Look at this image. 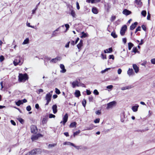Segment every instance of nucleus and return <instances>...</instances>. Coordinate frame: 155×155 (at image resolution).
<instances>
[{
	"label": "nucleus",
	"instance_id": "nucleus-1",
	"mask_svg": "<svg viewBox=\"0 0 155 155\" xmlns=\"http://www.w3.org/2000/svg\"><path fill=\"white\" fill-rule=\"evenodd\" d=\"M41 149L40 148H36L34 149L25 155H38L41 154Z\"/></svg>",
	"mask_w": 155,
	"mask_h": 155
},
{
	"label": "nucleus",
	"instance_id": "nucleus-2",
	"mask_svg": "<svg viewBox=\"0 0 155 155\" xmlns=\"http://www.w3.org/2000/svg\"><path fill=\"white\" fill-rule=\"evenodd\" d=\"M28 76L26 73L19 74L18 80L20 82H25L28 79Z\"/></svg>",
	"mask_w": 155,
	"mask_h": 155
},
{
	"label": "nucleus",
	"instance_id": "nucleus-3",
	"mask_svg": "<svg viewBox=\"0 0 155 155\" xmlns=\"http://www.w3.org/2000/svg\"><path fill=\"white\" fill-rule=\"evenodd\" d=\"M21 57L19 56L16 57L13 62V63L15 66L18 65H21L23 63V61L21 62L20 60Z\"/></svg>",
	"mask_w": 155,
	"mask_h": 155
},
{
	"label": "nucleus",
	"instance_id": "nucleus-4",
	"mask_svg": "<svg viewBox=\"0 0 155 155\" xmlns=\"http://www.w3.org/2000/svg\"><path fill=\"white\" fill-rule=\"evenodd\" d=\"M64 25H63L58 28L56 29L55 31H54L52 33V37H54L55 36H56L57 35V33L56 32V31H61V32H63V30L64 29Z\"/></svg>",
	"mask_w": 155,
	"mask_h": 155
},
{
	"label": "nucleus",
	"instance_id": "nucleus-5",
	"mask_svg": "<svg viewBox=\"0 0 155 155\" xmlns=\"http://www.w3.org/2000/svg\"><path fill=\"white\" fill-rule=\"evenodd\" d=\"M127 29V26L126 25H124L122 27L120 31V34L121 36H123L124 35Z\"/></svg>",
	"mask_w": 155,
	"mask_h": 155
},
{
	"label": "nucleus",
	"instance_id": "nucleus-6",
	"mask_svg": "<svg viewBox=\"0 0 155 155\" xmlns=\"http://www.w3.org/2000/svg\"><path fill=\"white\" fill-rule=\"evenodd\" d=\"M38 131L37 127L34 125H32L31 126V131L32 133L36 134Z\"/></svg>",
	"mask_w": 155,
	"mask_h": 155
},
{
	"label": "nucleus",
	"instance_id": "nucleus-7",
	"mask_svg": "<svg viewBox=\"0 0 155 155\" xmlns=\"http://www.w3.org/2000/svg\"><path fill=\"white\" fill-rule=\"evenodd\" d=\"M68 118V114L66 113L64 116L63 117V121H62L60 123H63L64 125L67 122Z\"/></svg>",
	"mask_w": 155,
	"mask_h": 155
},
{
	"label": "nucleus",
	"instance_id": "nucleus-8",
	"mask_svg": "<svg viewBox=\"0 0 155 155\" xmlns=\"http://www.w3.org/2000/svg\"><path fill=\"white\" fill-rule=\"evenodd\" d=\"M115 103L116 102L115 101H113L108 103L107 104L106 109H108L112 108Z\"/></svg>",
	"mask_w": 155,
	"mask_h": 155
},
{
	"label": "nucleus",
	"instance_id": "nucleus-9",
	"mask_svg": "<svg viewBox=\"0 0 155 155\" xmlns=\"http://www.w3.org/2000/svg\"><path fill=\"white\" fill-rule=\"evenodd\" d=\"M120 117H121V121L122 122H124L125 121L127 120V117H126L125 115V113L124 112H123L120 115Z\"/></svg>",
	"mask_w": 155,
	"mask_h": 155
},
{
	"label": "nucleus",
	"instance_id": "nucleus-10",
	"mask_svg": "<svg viewBox=\"0 0 155 155\" xmlns=\"http://www.w3.org/2000/svg\"><path fill=\"white\" fill-rule=\"evenodd\" d=\"M62 59V58L60 56H58L55 58L52 59L50 61L51 63H56L58 61H60Z\"/></svg>",
	"mask_w": 155,
	"mask_h": 155
},
{
	"label": "nucleus",
	"instance_id": "nucleus-11",
	"mask_svg": "<svg viewBox=\"0 0 155 155\" xmlns=\"http://www.w3.org/2000/svg\"><path fill=\"white\" fill-rule=\"evenodd\" d=\"M79 81H78L77 80H76L71 83L73 88H74L76 86L79 87V81H80V79H79Z\"/></svg>",
	"mask_w": 155,
	"mask_h": 155
},
{
	"label": "nucleus",
	"instance_id": "nucleus-12",
	"mask_svg": "<svg viewBox=\"0 0 155 155\" xmlns=\"http://www.w3.org/2000/svg\"><path fill=\"white\" fill-rule=\"evenodd\" d=\"M52 94L50 93H48L46 95L45 100L46 101H50L51 100Z\"/></svg>",
	"mask_w": 155,
	"mask_h": 155
},
{
	"label": "nucleus",
	"instance_id": "nucleus-13",
	"mask_svg": "<svg viewBox=\"0 0 155 155\" xmlns=\"http://www.w3.org/2000/svg\"><path fill=\"white\" fill-rule=\"evenodd\" d=\"M127 73L129 76L132 75H134L135 74L132 68H129V70L127 71Z\"/></svg>",
	"mask_w": 155,
	"mask_h": 155
},
{
	"label": "nucleus",
	"instance_id": "nucleus-14",
	"mask_svg": "<svg viewBox=\"0 0 155 155\" xmlns=\"http://www.w3.org/2000/svg\"><path fill=\"white\" fill-rule=\"evenodd\" d=\"M131 11L127 10V9H124L123 11V14L126 15H128L131 14Z\"/></svg>",
	"mask_w": 155,
	"mask_h": 155
},
{
	"label": "nucleus",
	"instance_id": "nucleus-15",
	"mask_svg": "<svg viewBox=\"0 0 155 155\" xmlns=\"http://www.w3.org/2000/svg\"><path fill=\"white\" fill-rule=\"evenodd\" d=\"M133 67L136 73H137L139 71V68L136 64H134L133 65Z\"/></svg>",
	"mask_w": 155,
	"mask_h": 155
},
{
	"label": "nucleus",
	"instance_id": "nucleus-16",
	"mask_svg": "<svg viewBox=\"0 0 155 155\" xmlns=\"http://www.w3.org/2000/svg\"><path fill=\"white\" fill-rule=\"evenodd\" d=\"M95 127V126L92 124H91L88 127H86L84 130H90L93 129Z\"/></svg>",
	"mask_w": 155,
	"mask_h": 155
},
{
	"label": "nucleus",
	"instance_id": "nucleus-17",
	"mask_svg": "<svg viewBox=\"0 0 155 155\" xmlns=\"http://www.w3.org/2000/svg\"><path fill=\"white\" fill-rule=\"evenodd\" d=\"M139 107V106L138 104H136L135 105L132 106V110L134 112H137L138 110Z\"/></svg>",
	"mask_w": 155,
	"mask_h": 155
},
{
	"label": "nucleus",
	"instance_id": "nucleus-18",
	"mask_svg": "<svg viewBox=\"0 0 155 155\" xmlns=\"http://www.w3.org/2000/svg\"><path fill=\"white\" fill-rule=\"evenodd\" d=\"M137 22H136L132 24V25L130 27V30H134L136 27L137 25Z\"/></svg>",
	"mask_w": 155,
	"mask_h": 155
},
{
	"label": "nucleus",
	"instance_id": "nucleus-19",
	"mask_svg": "<svg viewBox=\"0 0 155 155\" xmlns=\"http://www.w3.org/2000/svg\"><path fill=\"white\" fill-rule=\"evenodd\" d=\"M60 67L62 69L60 71L61 72L64 73L66 72V70L65 69L64 65L63 64H61L60 65Z\"/></svg>",
	"mask_w": 155,
	"mask_h": 155
},
{
	"label": "nucleus",
	"instance_id": "nucleus-20",
	"mask_svg": "<svg viewBox=\"0 0 155 155\" xmlns=\"http://www.w3.org/2000/svg\"><path fill=\"white\" fill-rule=\"evenodd\" d=\"M133 87L132 85H130L125 87H123L121 88V89L122 90H124L127 89H129Z\"/></svg>",
	"mask_w": 155,
	"mask_h": 155
},
{
	"label": "nucleus",
	"instance_id": "nucleus-21",
	"mask_svg": "<svg viewBox=\"0 0 155 155\" xmlns=\"http://www.w3.org/2000/svg\"><path fill=\"white\" fill-rule=\"evenodd\" d=\"M57 106L56 104L53 105L52 107L53 113L54 114H55L57 112Z\"/></svg>",
	"mask_w": 155,
	"mask_h": 155
},
{
	"label": "nucleus",
	"instance_id": "nucleus-22",
	"mask_svg": "<svg viewBox=\"0 0 155 155\" xmlns=\"http://www.w3.org/2000/svg\"><path fill=\"white\" fill-rule=\"evenodd\" d=\"M104 7L105 9L107 12H108L109 9L110 8V6L108 3H105L104 4Z\"/></svg>",
	"mask_w": 155,
	"mask_h": 155
},
{
	"label": "nucleus",
	"instance_id": "nucleus-23",
	"mask_svg": "<svg viewBox=\"0 0 155 155\" xmlns=\"http://www.w3.org/2000/svg\"><path fill=\"white\" fill-rule=\"evenodd\" d=\"M101 0H86V2L88 3L91 2L92 3L99 2Z\"/></svg>",
	"mask_w": 155,
	"mask_h": 155
},
{
	"label": "nucleus",
	"instance_id": "nucleus-24",
	"mask_svg": "<svg viewBox=\"0 0 155 155\" xmlns=\"http://www.w3.org/2000/svg\"><path fill=\"white\" fill-rule=\"evenodd\" d=\"M92 11L93 13L95 14H97L98 12L97 8L95 7H94L92 8Z\"/></svg>",
	"mask_w": 155,
	"mask_h": 155
},
{
	"label": "nucleus",
	"instance_id": "nucleus-25",
	"mask_svg": "<svg viewBox=\"0 0 155 155\" xmlns=\"http://www.w3.org/2000/svg\"><path fill=\"white\" fill-rule=\"evenodd\" d=\"M75 96L76 97H78L81 95L80 92L79 90H76L74 93Z\"/></svg>",
	"mask_w": 155,
	"mask_h": 155
},
{
	"label": "nucleus",
	"instance_id": "nucleus-26",
	"mask_svg": "<svg viewBox=\"0 0 155 155\" xmlns=\"http://www.w3.org/2000/svg\"><path fill=\"white\" fill-rule=\"evenodd\" d=\"M38 136L37 134L36 135L32 136L31 139L32 140H34L38 139Z\"/></svg>",
	"mask_w": 155,
	"mask_h": 155
},
{
	"label": "nucleus",
	"instance_id": "nucleus-27",
	"mask_svg": "<svg viewBox=\"0 0 155 155\" xmlns=\"http://www.w3.org/2000/svg\"><path fill=\"white\" fill-rule=\"evenodd\" d=\"M76 123L75 122H74L71 123L70 125V127L73 128L74 127H76Z\"/></svg>",
	"mask_w": 155,
	"mask_h": 155
},
{
	"label": "nucleus",
	"instance_id": "nucleus-28",
	"mask_svg": "<svg viewBox=\"0 0 155 155\" xmlns=\"http://www.w3.org/2000/svg\"><path fill=\"white\" fill-rule=\"evenodd\" d=\"M23 104L22 100H19L16 102V104L18 106H19L20 105Z\"/></svg>",
	"mask_w": 155,
	"mask_h": 155
},
{
	"label": "nucleus",
	"instance_id": "nucleus-29",
	"mask_svg": "<svg viewBox=\"0 0 155 155\" xmlns=\"http://www.w3.org/2000/svg\"><path fill=\"white\" fill-rule=\"evenodd\" d=\"M111 35L114 38H117V35L116 34L115 32L114 31H113L111 32Z\"/></svg>",
	"mask_w": 155,
	"mask_h": 155
},
{
	"label": "nucleus",
	"instance_id": "nucleus-30",
	"mask_svg": "<svg viewBox=\"0 0 155 155\" xmlns=\"http://www.w3.org/2000/svg\"><path fill=\"white\" fill-rule=\"evenodd\" d=\"M128 49L130 50L134 46V44L131 42H129L128 43Z\"/></svg>",
	"mask_w": 155,
	"mask_h": 155
},
{
	"label": "nucleus",
	"instance_id": "nucleus-31",
	"mask_svg": "<svg viewBox=\"0 0 155 155\" xmlns=\"http://www.w3.org/2000/svg\"><path fill=\"white\" fill-rule=\"evenodd\" d=\"M70 14L73 17H75L76 14H75V12H74V10H71V12L70 13Z\"/></svg>",
	"mask_w": 155,
	"mask_h": 155
},
{
	"label": "nucleus",
	"instance_id": "nucleus-32",
	"mask_svg": "<svg viewBox=\"0 0 155 155\" xmlns=\"http://www.w3.org/2000/svg\"><path fill=\"white\" fill-rule=\"evenodd\" d=\"M47 121V118L46 117H44L43 118L42 120V124H46Z\"/></svg>",
	"mask_w": 155,
	"mask_h": 155
},
{
	"label": "nucleus",
	"instance_id": "nucleus-33",
	"mask_svg": "<svg viewBox=\"0 0 155 155\" xmlns=\"http://www.w3.org/2000/svg\"><path fill=\"white\" fill-rule=\"evenodd\" d=\"M82 35L81 36V37L82 38H85L87 37V34L84 33V32H82L81 33Z\"/></svg>",
	"mask_w": 155,
	"mask_h": 155
},
{
	"label": "nucleus",
	"instance_id": "nucleus-34",
	"mask_svg": "<svg viewBox=\"0 0 155 155\" xmlns=\"http://www.w3.org/2000/svg\"><path fill=\"white\" fill-rule=\"evenodd\" d=\"M29 39L28 38H26L25 39L22 43L23 45H25L28 44L29 43Z\"/></svg>",
	"mask_w": 155,
	"mask_h": 155
},
{
	"label": "nucleus",
	"instance_id": "nucleus-35",
	"mask_svg": "<svg viewBox=\"0 0 155 155\" xmlns=\"http://www.w3.org/2000/svg\"><path fill=\"white\" fill-rule=\"evenodd\" d=\"M135 2L137 4L139 5H141L142 4L141 0H135Z\"/></svg>",
	"mask_w": 155,
	"mask_h": 155
},
{
	"label": "nucleus",
	"instance_id": "nucleus-36",
	"mask_svg": "<svg viewBox=\"0 0 155 155\" xmlns=\"http://www.w3.org/2000/svg\"><path fill=\"white\" fill-rule=\"evenodd\" d=\"M132 52H134L135 53L136 52H138L139 51H137V47H134L132 49Z\"/></svg>",
	"mask_w": 155,
	"mask_h": 155
},
{
	"label": "nucleus",
	"instance_id": "nucleus-37",
	"mask_svg": "<svg viewBox=\"0 0 155 155\" xmlns=\"http://www.w3.org/2000/svg\"><path fill=\"white\" fill-rule=\"evenodd\" d=\"M83 44H80L79 43V44L77 45V47L78 49H79V51H80V50L81 49V48Z\"/></svg>",
	"mask_w": 155,
	"mask_h": 155
},
{
	"label": "nucleus",
	"instance_id": "nucleus-38",
	"mask_svg": "<svg viewBox=\"0 0 155 155\" xmlns=\"http://www.w3.org/2000/svg\"><path fill=\"white\" fill-rule=\"evenodd\" d=\"M141 14L144 17H145L147 14L146 11L145 10H143L142 11L141 13Z\"/></svg>",
	"mask_w": 155,
	"mask_h": 155
},
{
	"label": "nucleus",
	"instance_id": "nucleus-39",
	"mask_svg": "<svg viewBox=\"0 0 155 155\" xmlns=\"http://www.w3.org/2000/svg\"><path fill=\"white\" fill-rule=\"evenodd\" d=\"M110 68H106L104 70H102L101 71V73L102 74L104 73H105L106 72L108 71V70H110Z\"/></svg>",
	"mask_w": 155,
	"mask_h": 155
},
{
	"label": "nucleus",
	"instance_id": "nucleus-40",
	"mask_svg": "<svg viewBox=\"0 0 155 155\" xmlns=\"http://www.w3.org/2000/svg\"><path fill=\"white\" fill-rule=\"evenodd\" d=\"M80 132V130H79L78 131L74 132V136L75 137V136L77 135L78 134H79Z\"/></svg>",
	"mask_w": 155,
	"mask_h": 155
},
{
	"label": "nucleus",
	"instance_id": "nucleus-41",
	"mask_svg": "<svg viewBox=\"0 0 155 155\" xmlns=\"http://www.w3.org/2000/svg\"><path fill=\"white\" fill-rule=\"evenodd\" d=\"M86 103V100L84 99L82 101V104L83 106L84 107H85Z\"/></svg>",
	"mask_w": 155,
	"mask_h": 155
},
{
	"label": "nucleus",
	"instance_id": "nucleus-42",
	"mask_svg": "<svg viewBox=\"0 0 155 155\" xmlns=\"http://www.w3.org/2000/svg\"><path fill=\"white\" fill-rule=\"evenodd\" d=\"M116 19V16H112L110 18V21H114Z\"/></svg>",
	"mask_w": 155,
	"mask_h": 155
},
{
	"label": "nucleus",
	"instance_id": "nucleus-43",
	"mask_svg": "<svg viewBox=\"0 0 155 155\" xmlns=\"http://www.w3.org/2000/svg\"><path fill=\"white\" fill-rule=\"evenodd\" d=\"M26 110L28 111H30L31 110V107L30 106L28 105L27 106V107H26Z\"/></svg>",
	"mask_w": 155,
	"mask_h": 155
},
{
	"label": "nucleus",
	"instance_id": "nucleus-44",
	"mask_svg": "<svg viewBox=\"0 0 155 155\" xmlns=\"http://www.w3.org/2000/svg\"><path fill=\"white\" fill-rule=\"evenodd\" d=\"M55 92L58 94H59L61 93L60 90L57 88H55Z\"/></svg>",
	"mask_w": 155,
	"mask_h": 155
},
{
	"label": "nucleus",
	"instance_id": "nucleus-45",
	"mask_svg": "<svg viewBox=\"0 0 155 155\" xmlns=\"http://www.w3.org/2000/svg\"><path fill=\"white\" fill-rule=\"evenodd\" d=\"M55 117V115L54 114H49V118H54Z\"/></svg>",
	"mask_w": 155,
	"mask_h": 155
},
{
	"label": "nucleus",
	"instance_id": "nucleus-46",
	"mask_svg": "<svg viewBox=\"0 0 155 155\" xmlns=\"http://www.w3.org/2000/svg\"><path fill=\"white\" fill-rule=\"evenodd\" d=\"M93 97L92 96H90L89 97V100L90 102H93Z\"/></svg>",
	"mask_w": 155,
	"mask_h": 155
},
{
	"label": "nucleus",
	"instance_id": "nucleus-47",
	"mask_svg": "<svg viewBox=\"0 0 155 155\" xmlns=\"http://www.w3.org/2000/svg\"><path fill=\"white\" fill-rule=\"evenodd\" d=\"M56 145V144H50L48 145V147H54Z\"/></svg>",
	"mask_w": 155,
	"mask_h": 155
},
{
	"label": "nucleus",
	"instance_id": "nucleus-48",
	"mask_svg": "<svg viewBox=\"0 0 155 155\" xmlns=\"http://www.w3.org/2000/svg\"><path fill=\"white\" fill-rule=\"evenodd\" d=\"M94 94L96 95H97L99 94V92L97 90H94Z\"/></svg>",
	"mask_w": 155,
	"mask_h": 155
},
{
	"label": "nucleus",
	"instance_id": "nucleus-49",
	"mask_svg": "<svg viewBox=\"0 0 155 155\" xmlns=\"http://www.w3.org/2000/svg\"><path fill=\"white\" fill-rule=\"evenodd\" d=\"M150 61L152 64H155V58L152 59L150 60Z\"/></svg>",
	"mask_w": 155,
	"mask_h": 155
},
{
	"label": "nucleus",
	"instance_id": "nucleus-50",
	"mask_svg": "<svg viewBox=\"0 0 155 155\" xmlns=\"http://www.w3.org/2000/svg\"><path fill=\"white\" fill-rule=\"evenodd\" d=\"M150 14L148 12V15L147 17V19L148 20H150Z\"/></svg>",
	"mask_w": 155,
	"mask_h": 155
},
{
	"label": "nucleus",
	"instance_id": "nucleus-51",
	"mask_svg": "<svg viewBox=\"0 0 155 155\" xmlns=\"http://www.w3.org/2000/svg\"><path fill=\"white\" fill-rule=\"evenodd\" d=\"M4 59V58L3 56L1 55V56H0V61L1 62H2L3 61Z\"/></svg>",
	"mask_w": 155,
	"mask_h": 155
},
{
	"label": "nucleus",
	"instance_id": "nucleus-52",
	"mask_svg": "<svg viewBox=\"0 0 155 155\" xmlns=\"http://www.w3.org/2000/svg\"><path fill=\"white\" fill-rule=\"evenodd\" d=\"M101 55L102 58L103 59H106V55H104L103 53H102Z\"/></svg>",
	"mask_w": 155,
	"mask_h": 155
},
{
	"label": "nucleus",
	"instance_id": "nucleus-53",
	"mask_svg": "<svg viewBox=\"0 0 155 155\" xmlns=\"http://www.w3.org/2000/svg\"><path fill=\"white\" fill-rule=\"evenodd\" d=\"M76 7L77 9L79 10L80 8V6L79 5V3L78 2H77L76 3Z\"/></svg>",
	"mask_w": 155,
	"mask_h": 155
},
{
	"label": "nucleus",
	"instance_id": "nucleus-54",
	"mask_svg": "<svg viewBox=\"0 0 155 155\" xmlns=\"http://www.w3.org/2000/svg\"><path fill=\"white\" fill-rule=\"evenodd\" d=\"M100 121V119L99 118H97L94 121V122L95 123H98Z\"/></svg>",
	"mask_w": 155,
	"mask_h": 155
},
{
	"label": "nucleus",
	"instance_id": "nucleus-55",
	"mask_svg": "<svg viewBox=\"0 0 155 155\" xmlns=\"http://www.w3.org/2000/svg\"><path fill=\"white\" fill-rule=\"evenodd\" d=\"M43 92V89H39L38 90V92H37L38 94H39L40 93Z\"/></svg>",
	"mask_w": 155,
	"mask_h": 155
},
{
	"label": "nucleus",
	"instance_id": "nucleus-56",
	"mask_svg": "<svg viewBox=\"0 0 155 155\" xmlns=\"http://www.w3.org/2000/svg\"><path fill=\"white\" fill-rule=\"evenodd\" d=\"M79 86H81L83 87H85V85L84 84L81 83L80 82H79Z\"/></svg>",
	"mask_w": 155,
	"mask_h": 155
},
{
	"label": "nucleus",
	"instance_id": "nucleus-57",
	"mask_svg": "<svg viewBox=\"0 0 155 155\" xmlns=\"http://www.w3.org/2000/svg\"><path fill=\"white\" fill-rule=\"evenodd\" d=\"M142 28L143 29L144 31H146V26L144 25H143L142 26Z\"/></svg>",
	"mask_w": 155,
	"mask_h": 155
},
{
	"label": "nucleus",
	"instance_id": "nucleus-58",
	"mask_svg": "<svg viewBox=\"0 0 155 155\" xmlns=\"http://www.w3.org/2000/svg\"><path fill=\"white\" fill-rule=\"evenodd\" d=\"M11 123L13 125L15 126L16 125V123L13 120H11L10 121Z\"/></svg>",
	"mask_w": 155,
	"mask_h": 155
},
{
	"label": "nucleus",
	"instance_id": "nucleus-59",
	"mask_svg": "<svg viewBox=\"0 0 155 155\" xmlns=\"http://www.w3.org/2000/svg\"><path fill=\"white\" fill-rule=\"evenodd\" d=\"M70 43V41L68 42L65 45V47L66 48H68L69 47V45Z\"/></svg>",
	"mask_w": 155,
	"mask_h": 155
},
{
	"label": "nucleus",
	"instance_id": "nucleus-60",
	"mask_svg": "<svg viewBox=\"0 0 155 155\" xmlns=\"http://www.w3.org/2000/svg\"><path fill=\"white\" fill-rule=\"evenodd\" d=\"M122 41L123 43H124V44L126 43L127 42V39L126 38H124L122 39Z\"/></svg>",
	"mask_w": 155,
	"mask_h": 155
},
{
	"label": "nucleus",
	"instance_id": "nucleus-61",
	"mask_svg": "<svg viewBox=\"0 0 155 155\" xmlns=\"http://www.w3.org/2000/svg\"><path fill=\"white\" fill-rule=\"evenodd\" d=\"M113 87V86L112 85H110L107 87V88L109 89H111Z\"/></svg>",
	"mask_w": 155,
	"mask_h": 155
},
{
	"label": "nucleus",
	"instance_id": "nucleus-62",
	"mask_svg": "<svg viewBox=\"0 0 155 155\" xmlns=\"http://www.w3.org/2000/svg\"><path fill=\"white\" fill-rule=\"evenodd\" d=\"M67 145H70L71 146H74V144L69 142H68Z\"/></svg>",
	"mask_w": 155,
	"mask_h": 155
},
{
	"label": "nucleus",
	"instance_id": "nucleus-63",
	"mask_svg": "<svg viewBox=\"0 0 155 155\" xmlns=\"http://www.w3.org/2000/svg\"><path fill=\"white\" fill-rule=\"evenodd\" d=\"M86 93L87 95H89L91 94V92L90 91L88 90H87Z\"/></svg>",
	"mask_w": 155,
	"mask_h": 155
},
{
	"label": "nucleus",
	"instance_id": "nucleus-64",
	"mask_svg": "<svg viewBox=\"0 0 155 155\" xmlns=\"http://www.w3.org/2000/svg\"><path fill=\"white\" fill-rule=\"evenodd\" d=\"M110 59H112L113 60L114 59V57L113 55H110L109 56Z\"/></svg>",
	"mask_w": 155,
	"mask_h": 155
}]
</instances>
